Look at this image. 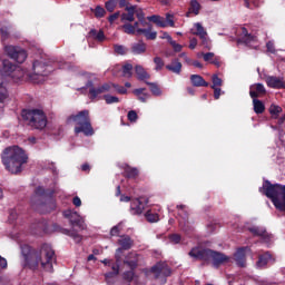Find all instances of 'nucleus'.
Segmentation results:
<instances>
[{"label": "nucleus", "instance_id": "13d9d810", "mask_svg": "<svg viewBox=\"0 0 285 285\" xmlns=\"http://www.w3.org/2000/svg\"><path fill=\"white\" fill-rule=\"evenodd\" d=\"M165 22L167 23V26H170V28H175V21L173 20V16L167 13Z\"/></svg>", "mask_w": 285, "mask_h": 285}, {"label": "nucleus", "instance_id": "412c9836", "mask_svg": "<svg viewBox=\"0 0 285 285\" xmlns=\"http://www.w3.org/2000/svg\"><path fill=\"white\" fill-rule=\"evenodd\" d=\"M191 86L195 88H208V82L204 79V77L199 75H191L190 76Z\"/></svg>", "mask_w": 285, "mask_h": 285}, {"label": "nucleus", "instance_id": "393cba45", "mask_svg": "<svg viewBox=\"0 0 285 285\" xmlns=\"http://www.w3.org/2000/svg\"><path fill=\"white\" fill-rule=\"evenodd\" d=\"M88 37L95 39L96 41H106V35L104 33V30L97 31L96 29H91L88 33Z\"/></svg>", "mask_w": 285, "mask_h": 285}, {"label": "nucleus", "instance_id": "1a4fd4ad", "mask_svg": "<svg viewBox=\"0 0 285 285\" xmlns=\"http://www.w3.org/2000/svg\"><path fill=\"white\" fill-rule=\"evenodd\" d=\"M86 77L89 79L86 88H89V95L91 99H97L98 95H104V92H110V83H105L101 87L95 88V81H97V77H95L92 73H86Z\"/></svg>", "mask_w": 285, "mask_h": 285}, {"label": "nucleus", "instance_id": "774afa93", "mask_svg": "<svg viewBox=\"0 0 285 285\" xmlns=\"http://www.w3.org/2000/svg\"><path fill=\"white\" fill-rule=\"evenodd\" d=\"M72 204H73V206L79 208V206H81V198H79V196L73 197Z\"/></svg>", "mask_w": 285, "mask_h": 285}, {"label": "nucleus", "instance_id": "e2e57ef3", "mask_svg": "<svg viewBox=\"0 0 285 285\" xmlns=\"http://www.w3.org/2000/svg\"><path fill=\"white\" fill-rule=\"evenodd\" d=\"M262 4H264V0H252L253 9L259 8Z\"/></svg>", "mask_w": 285, "mask_h": 285}, {"label": "nucleus", "instance_id": "39448f33", "mask_svg": "<svg viewBox=\"0 0 285 285\" xmlns=\"http://www.w3.org/2000/svg\"><path fill=\"white\" fill-rule=\"evenodd\" d=\"M67 121L68 124L71 121L76 124V135H79L80 132H83L86 137H92V135H95V129H92V124L90 122V111L88 110H82L77 115H71Z\"/></svg>", "mask_w": 285, "mask_h": 285}, {"label": "nucleus", "instance_id": "bb28decb", "mask_svg": "<svg viewBox=\"0 0 285 285\" xmlns=\"http://www.w3.org/2000/svg\"><path fill=\"white\" fill-rule=\"evenodd\" d=\"M273 261V256H271V253L266 252L265 254L261 255L258 257L257 266L258 268H264L268 262Z\"/></svg>", "mask_w": 285, "mask_h": 285}, {"label": "nucleus", "instance_id": "9b49d317", "mask_svg": "<svg viewBox=\"0 0 285 285\" xmlns=\"http://www.w3.org/2000/svg\"><path fill=\"white\" fill-rule=\"evenodd\" d=\"M63 215L67 219H69L71 226H76L80 230H85L86 222L83 220V217H81L77 212L68 209L63 212Z\"/></svg>", "mask_w": 285, "mask_h": 285}, {"label": "nucleus", "instance_id": "a18cd8bd", "mask_svg": "<svg viewBox=\"0 0 285 285\" xmlns=\"http://www.w3.org/2000/svg\"><path fill=\"white\" fill-rule=\"evenodd\" d=\"M104 99H105L106 104H108V105L119 104V98H117L116 96L105 95Z\"/></svg>", "mask_w": 285, "mask_h": 285}, {"label": "nucleus", "instance_id": "7ed1b4c3", "mask_svg": "<svg viewBox=\"0 0 285 285\" xmlns=\"http://www.w3.org/2000/svg\"><path fill=\"white\" fill-rule=\"evenodd\" d=\"M261 193L265 194L268 199L272 200L275 208L285 213V186L279 184H271V181H265L263 187L259 189Z\"/></svg>", "mask_w": 285, "mask_h": 285}, {"label": "nucleus", "instance_id": "423d86ee", "mask_svg": "<svg viewBox=\"0 0 285 285\" xmlns=\"http://www.w3.org/2000/svg\"><path fill=\"white\" fill-rule=\"evenodd\" d=\"M51 72L52 67L48 63V60L39 58L33 61L31 72H29L28 78L32 83H43Z\"/></svg>", "mask_w": 285, "mask_h": 285}, {"label": "nucleus", "instance_id": "4468645a", "mask_svg": "<svg viewBox=\"0 0 285 285\" xmlns=\"http://www.w3.org/2000/svg\"><path fill=\"white\" fill-rule=\"evenodd\" d=\"M151 273H154L155 277H159L164 275V277H168L170 275V268L164 263H157L151 267Z\"/></svg>", "mask_w": 285, "mask_h": 285}, {"label": "nucleus", "instance_id": "f3484780", "mask_svg": "<svg viewBox=\"0 0 285 285\" xmlns=\"http://www.w3.org/2000/svg\"><path fill=\"white\" fill-rule=\"evenodd\" d=\"M249 232H252L256 237H262L266 244L271 242V235L268 232H266V228L264 227H252L249 228Z\"/></svg>", "mask_w": 285, "mask_h": 285}, {"label": "nucleus", "instance_id": "f8f14e48", "mask_svg": "<svg viewBox=\"0 0 285 285\" xmlns=\"http://www.w3.org/2000/svg\"><path fill=\"white\" fill-rule=\"evenodd\" d=\"M265 82L268 88H274L275 90H282V88H285L284 78L282 77L267 76L265 78Z\"/></svg>", "mask_w": 285, "mask_h": 285}, {"label": "nucleus", "instance_id": "f257e3e1", "mask_svg": "<svg viewBox=\"0 0 285 285\" xmlns=\"http://www.w3.org/2000/svg\"><path fill=\"white\" fill-rule=\"evenodd\" d=\"M21 253L23 268L37 271L40 267L42 271H46V273H52L55 271L52 266V264H55V249H52V246L43 244L40 249L32 250L30 245H23Z\"/></svg>", "mask_w": 285, "mask_h": 285}, {"label": "nucleus", "instance_id": "603ef678", "mask_svg": "<svg viewBox=\"0 0 285 285\" xmlns=\"http://www.w3.org/2000/svg\"><path fill=\"white\" fill-rule=\"evenodd\" d=\"M127 118H128L129 121H131V122L137 121V119H138L137 111L130 110V111L128 112V115H127Z\"/></svg>", "mask_w": 285, "mask_h": 285}, {"label": "nucleus", "instance_id": "f704fd0d", "mask_svg": "<svg viewBox=\"0 0 285 285\" xmlns=\"http://www.w3.org/2000/svg\"><path fill=\"white\" fill-rule=\"evenodd\" d=\"M281 112H282V107H279L277 105H271L269 115H272L273 119H277V117H279Z\"/></svg>", "mask_w": 285, "mask_h": 285}, {"label": "nucleus", "instance_id": "5701e85b", "mask_svg": "<svg viewBox=\"0 0 285 285\" xmlns=\"http://www.w3.org/2000/svg\"><path fill=\"white\" fill-rule=\"evenodd\" d=\"M259 95H266V88L262 83H256L255 86L250 87L249 96L252 99H257Z\"/></svg>", "mask_w": 285, "mask_h": 285}, {"label": "nucleus", "instance_id": "c756f323", "mask_svg": "<svg viewBox=\"0 0 285 285\" xmlns=\"http://www.w3.org/2000/svg\"><path fill=\"white\" fill-rule=\"evenodd\" d=\"M147 46L145 42H138V43H134L131 46V52L134 55H144V52H146Z\"/></svg>", "mask_w": 285, "mask_h": 285}, {"label": "nucleus", "instance_id": "49530a36", "mask_svg": "<svg viewBox=\"0 0 285 285\" xmlns=\"http://www.w3.org/2000/svg\"><path fill=\"white\" fill-rule=\"evenodd\" d=\"M154 63L156 65L155 70H157V71H159L164 68V59H161L160 57H155Z\"/></svg>", "mask_w": 285, "mask_h": 285}, {"label": "nucleus", "instance_id": "9d476101", "mask_svg": "<svg viewBox=\"0 0 285 285\" xmlns=\"http://www.w3.org/2000/svg\"><path fill=\"white\" fill-rule=\"evenodd\" d=\"M4 52L10 59L17 61V63H23L28 59V52L21 47L12 45L4 46Z\"/></svg>", "mask_w": 285, "mask_h": 285}, {"label": "nucleus", "instance_id": "72a5a7b5", "mask_svg": "<svg viewBox=\"0 0 285 285\" xmlns=\"http://www.w3.org/2000/svg\"><path fill=\"white\" fill-rule=\"evenodd\" d=\"M147 86H149V90L150 92H153V95H155L156 97L161 96V89L159 88V86L155 82H146Z\"/></svg>", "mask_w": 285, "mask_h": 285}, {"label": "nucleus", "instance_id": "052dcab7", "mask_svg": "<svg viewBox=\"0 0 285 285\" xmlns=\"http://www.w3.org/2000/svg\"><path fill=\"white\" fill-rule=\"evenodd\" d=\"M266 48H267L268 52H272V55H274V52H275V43L273 41H268L266 43Z\"/></svg>", "mask_w": 285, "mask_h": 285}, {"label": "nucleus", "instance_id": "09e8293b", "mask_svg": "<svg viewBox=\"0 0 285 285\" xmlns=\"http://www.w3.org/2000/svg\"><path fill=\"white\" fill-rule=\"evenodd\" d=\"M111 88H115L119 95H126L128 92V89L125 87H121L119 85L110 83Z\"/></svg>", "mask_w": 285, "mask_h": 285}, {"label": "nucleus", "instance_id": "bf43d9fd", "mask_svg": "<svg viewBox=\"0 0 285 285\" xmlns=\"http://www.w3.org/2000/svg\"><path fill=\"white\" fill-rule=\"evenodd\" d=\"M212 89L214 90V99H219V97H222V88L215 87Z\"/></svg>", "mask_w": 285, "mask_h": 285}, {"label": "nucleus", "instance_id": "0eeeda50", "mask_svg": "<svg viewBox=\"0 0 285 285\" xmlns=\"http://www.w3.org/2000/svg\"><path fill=\"white\" fill-rule=\"evenodd\" d=\"M2 66L6 76L0 71V104L8 101L10 97V92L8 91V77H12L14 70H17V66L10 60H3Z\"/></svg>", "mask_w": 285, "mask_h": 285}, {"label": "nucleus", "instance_id": "ea45409f", "mask_svg": "<svg viewBox=\"0 0 285 285\" xmlns=\"http://www.w3.org/2000/svg\"><path fill=\"white\" fill-rule=\"evenodd\" d=\"M129 257H131L132 261H125V264H128L129 267L131 268H137V254L136 253H131L129 254Z\"/></svg>", "mask_w": 285, "mask_h": 285}, {"label": "nucleus", "instance_id": "473e14b6", "mask_svg": "<svg viewBox=\"0 0 285 285\" xmlns=\"http://www.w3.org/2000/svg\"><path fill=\"white\" fill-rule=\"evenodd\" d=\"M145 217H146L147 222H149L150 224H156V222H159V214H155L151 210H148L145 214Z\"/></svg>", "mask_w": 285, "mask_h": 285}, {"label": "nucleus", "instance_id": "864d4df0", "mask_svg": "<svg viewBox=\"0 0 285 285\" xmlns=\"http://www.w3.org/2000/svg\"><path fill=\"white\" fill-rule=\"evenodd\" d=\"M134 278H135V272L132 271L126 272L124 274V279H126L127 282H132Z\"/></svg>", "mask_w": 285, "mask_h": 285}, {"label": "nucleus", "instance_id": "aec40b11", "mask_svg": "<svg viewBox=\"0 0 285 285\" xmlns=\"http://www.w3.org/2000/svg\"><path fill=\"white\" fill-rule=\"evenodd\" d=\"M138 35H145L146 39L155 41L157 39V31H153V24L147 23V29H137Z\"/></svg>", "mask_w": 285, "mask_h": 285}, {"label": "nucleus", "instance_id": "7c9ffc66", "mask_svg": "<svg viewBox=\"0 0 285 285\" xmlns=\"http://www.w3.org/2000/svg\"><path fill=\"white\" fill-rule=\"evenodd\" d=\"M147 19L148 21H153L154 23H156V26H158L159 28H166L168 26V23H166V20H164V18H161L160 16H151Z\"/></svg>", "mask_w": 285, "mask_h": 285}, {"label": "nucleus", "instance_id": "c03bdc74", "mask_svg": "<svg viewBox=\"0 0 285 285\" xmlns=\"http://www.w3.org/2000/svg\"><path fill=\"white\" fill-rule=\"evenodd\" d=\"M106 10H108V12H114L115 8H117V0H109L106 2L105 4Z\"/></svg>", "mask_w": 285, "mask_h": 285}, {"label": "nucleus", "instance_id": "8fccbe9b", "mask_svg": "<svg viewBox=\"0 0 285 285\" xmlns=\"http://www.w3.org/2000/svg\"><path fill=\"white\" fill-rule=\"evenodd\" d=\"M120 230H121V223L118 224V225H116V226H114V227L111 228V230H110L111 237H118Z\"/></svg>", "mask_w": 285, "mask_h": 285}, {"label": "nucleus", "instance_id": "a211bd4d", "mask_svg": "<svg viewBox=\"0 0 285 285\" xmlns=\"http://www.w3.org/2000/svg\"><path fill=\"white\" fill-rule=\"evenodd\" d=\"M127 13L120 16L121 23H132L135 21V6L126 7Z\"/></svg>", "mask_w": 285, "mask_h": 285}, {"label": "nucleus", "instance_id": "c85d7f7f", "mask_svg": "<svg viewBox=\"0 0 285 285\" xmlns=\"http://www.w3.org/2000/svg\"><path fill=\"white\" fill-rule=\"evenodd\" d=\"M253 106L254 112H256V115H262L266 110V106L264 105V102H262V100L257 98H253Z\"/></svg>", "mask_w": 285, "mask_h": 285}, {"label": "nucleus", "instance_id": "ddd939ff", "mask_svg": "<svg viewBox=\"0 0 285 285\" xmlns=\"http://www.w3.org/2000/svg\"><path fill=\"white\" fill-rule=\"evenodd\" d=\"M248 250H250V248L240 247L237 249V252L234 255L235 262L237 266H240V268H244V266H246V254L248 253Z\"/></svg>", "mask_w": 285, "mask_h": 285}, {"label": "nucleus", "instance_id": "2eb2a0df", "mask_svg": "<svg viewBox=\"0 0 285 285\" xmlns=\"http://www.w3.org/2000/svg\"><path fill=\"white\" fill-rule=\"evenodd\" d=\"M30 72H26L21 67H17L11 75V78L16 83H19V81H30V78L28 77Z\"/></svg>", "mask_w": 285, "mask_h": 285}, {"label": "nucleus", "instance_id": "c9c22d12", "mask_svg": "<svg viewBox=\"0 0 285 285\" xmlns=\"http://www.w3.org/2000/svg\"><path fill=\"white\" fill-rule=\"evenodd\" d=\"M122 77H126L127 79H130V77H132V66L130 63H126L122 67Z\"/></svg>", "mask_w": 285, "mask_h": 285}, {"label": "nucleus", "instance_id": "dca6fc26", "mask_svg": "<svg viewBox=\"0 0 285 285\" xmlns=\"http://www.w3.org/2000/svg\"><path fill=\"white\" fill-rule=\"evenodd\" d=\"M239 41L240 43H245V46H253V43L257 42V36L248 33L247 28H242V37Z\"/></svg>", "mask_w": 285, "mask_h": 285}, {"label": "nucleus", "instance_id": "20e7f679", "mask_svg": "<svg viewBox=\"0 0 285 285\" xmlns=\"http://www.w3.org/2000/svg\"><path fill=\"white\" fill-rule=\"evenodd\" d=\"M189 257L193 259H200L203 262L213 261V266L217 268V266H222V264H226L230 258L219 252H215L213 249H206L202 247H194L188 253Z\"/></svg>", "mask_w": 285, "mask_h": 285}, {"label": "nucleus", "instance_id": "f03ea898", "mask_svg": "<svg viewBox=\"0 0 285 285\" xmlns=\"http://www.w3.org/2000/svg\"><path fill=\"white\" fill-rule=\"evenodd\" d=\"M1 159L9 173L18 175L23 170L24 164H28V154L19 146L8 147L3 150Z\"/></svg>", "mask_w": 285, "mask_h": 285}, {"label": "nucleus", "instance_id": "79ce46f5", "mask_svg": "<svg viewBox=\"0 0 285 285\" xmlns=\"http://www.w3.org/2000/svg\"><path fill=\"white\" fill-rule=\"evenodd\" d=\"M177 209L179 217H183V219H188V212H186V205H178Z\"/></svg>", "mask_w": 285, "mask_h": 285}, {"label": "nucleus", "instance_id": "cd10ccee", "mask_svg": "<svg viewBox=\"0 0 285 285\" xmlns=\"http://www.w3.org/2000/svg\"><path fill=\"white\" fill-rule=\"evenodd\" d=\"M135 70H136L137 78L140 81H146V79H150V75L146 71V69H144V67L138 65L135 67Z\"/></svg>", "mask_w": 285, "mask_h": 285}, {"label": "nucleus", "instance_id": "0e129e2a", "mask_svg": "<svg viewBox=\"0 0 285 285\" xmlns=\"http://www.w3.org/2000/svg\"><path fill=\"white\" fill-rule=\"evenodd\" d=\"M117 19H119V12H116V13L111 14L108 18V21H109V23H115V21H117Z\"/></svg>", "mask_w": 285, "mask_h": 285}, {"label": "nucleus", "instance_id": "a19ab883", "mask_svg": "<svg viewBox=\"0 0 285 285\" xmlns=\"http://www.w3.org/2000/svg\"><path fill=\"white\" fill-rule=\"evenodd\" d=\"M1 41H8L10 39V30L8 27L0 28Z\"/></svg>", "mask_w": 285, "mask_h": 285}, {"label": "nucleus", "instance_id": "6ab92c4d", "mask_svg": "<svg viewBox=\"0 0 285 285\" xmlns=\"http://www.w3.org/2000/svg\"><path fill=\"white\" fill-rule=\"evenodd\" d=\"M190 32L191 35L199 37V39H206V37H208V32L206 31L204 26H202L200 22L194 23V27L190 29Z\"/></svg>", "mask_w": 285, "mask_h": 285}, {"label": "nucleus", "instance_id": "5fc2aeb1", "mask_svg": "<svg viewBox=\"0 0 285 285\" xmlns=\"http://www.w3.org/2000/svg\"><path fill=\"white\" fill-rule=\"evenodd\" d=\"M169 43L175 52H181V49L184 48L181 45L176 43L175 40H171Z\"/></svg>", "mask_w": 285, "mask_h": 285}, {"label": "nucleus", "instance_id": "4c0bfd02", "mask_svg": "<svg viewBox=\"0 0 285 285\" xmlns=\"http://www.w3.org/2000/svg\"><path fill=\"white\" fill-rule=\"evenodd\" d=\"M122 30L126 35H135L137 32L135 27L130 22H126L122 24Z\"/></svg>", "mask_w": 285, "mask_h": 285}, {"label": "nucleus", "instance_id": "4d7b16f0", "mask_svg": "<svg viewBox=\"0 0 285 285\" xmlns=\"http://www.w3.org/2000/svg\"><path fill=\"white\" fill-rule=\"evenodd\" d=\"M169 239L173 244H179V242H181V236L179 234H174L169 236Z\"/></svg>", "mask_w": 285, "mask_h": 285}, {"label": "nucleus", "instance_id": "4be33fe9", "mask_svg": "<svg viewBox=\"0 0 285 285\" xmlns=\"http://www.w3.org/2000/svg\"><path fill=\"white\" fill-rule=\"evenodd\" d=\"M118 244L121 248H118L117 253H121V250H130V248H132V239L129 236H121Z\"/></svg>", "mask_w": 285, "mask_h": 285}, {"label": "nucleus", "instance_id": "37998d69", "mask_svg": "<svg viewBox=\"0 0 285 285\" xmlns=\"http://www.w3.org/2000/svg\"><path fill=\"white\" fill-rule=\"evenodd\" d=\"M212 81H213L212 88H220V86H223V80L217 75H214L212 77Z\"/></svg>", "mask_w": 285, "mask_h": 285}, {"label": "nucleus", "instance_id": "e433bc0d", "mask_svg": "<svg viewBox=\"0 0 285 285\" xmlns=\"http://www.w3.org/2000/svg\"><path fill=\"white\" fill-rule=\"evenodd\" d=\"M114 51L116 55H127L128 48L124 47V45H114Z\"/></svg>", "mask_w": 285, "mask_h": 285}, {"label": "nucleus", "instance_id": "3c124183", "mask_svg": "<svg viewBox=\"0 0 285 285\" xmlns=\"http://www.w3.org/2000/svg\"><path fill=\"white\" fill-rule=\"evenodd\" d=\"M106 14V9L101 8V7H97L95 9V16L98 18V19H101V17H104Z\"/></svg>", "mask_w": 285, "mask_h": 285}, {"label": "nucleus", "instance_id": "2f4dec72", "mask_svg": "<svg viewBox=\"0 0 285 285\" xmlns=\"http://www.w3.org/2000/svg\"><path fill=\"white\" fill-rule=\"evenodd\" d=\"M125 175L128 177V179H135L139 175V169L135 167L127 166L125 168Z\"/></svg>", "mask_w": 285, "mask_h": 285}, {"label": "nucleus", "instance_id": "58836bf2", "mask_svg": "<svg viewBox=\"0 0 285 285\" xmlns=\"http://www.w3.org/2000/svg\"><path fill=\"white\" fill-rule=\"evenodd\" d=\"M200 8L202 7L199 6V2H197V0L190 1L189 12H194V14H199Z\"/></svg>", "mask_w": 285, "mask_h": 285}, {"label": "nucleus", "instance_id": "6e6552de", "mask_svg": "<svg viewBox=\"0 0 285 285\" xmlns=\"http://www.w3.org/2000/svg\"><path fill=\"white\" fill-rule=\"evenodd\" d=\"M22 118L31 128H35L36 130H43V128L48 126L46 114L39 109L22 110Z\"/></svg>", "mask_w": 285, "mask_h": 285}, {"label": "nucleus", "instance_id": "de8ad7c7", "mask_svg": "<svg viewBox=\"0 0 285 285\" xmlns=\"http://www.w3.org/2000/svg\"><path fill=\"white\" fill-rule=\"evenodd\" d=\"M198 57H203L204 61L212 62L215 59V53L214 52H207V53L202 52L200 55H198Z\"/></svg>", "mask_w": 285, "mask_h": 285}, {"label": "nucleus", "instance_id": "680f3d73", "mask_svg": "<svg viewBox=\"0 0 285 285\" xmlns=\"http://www.w3.org/2000/svg\"><path fill=\"white\" fill-rule=\"evenodd\" d=\"M202 43L207 50H210V40L208 39V36H205V39H200Z\"/></svg>", "mask_w": 285, "mask_h": 285}, {"label": "nucleus", "instance_id": "69168bd1", "mask_svg": "<svg viewBox=\"0 0 285 285\" xmlns=\"http://www.w3.org/2000/svg\"><path fill=\"white\" fill-rule=\"evenodd\" d=\"M137 17H138V20L140 21V23L142 24V26H147L148 24V22H146V21H144V11H140V12H138L137 13Z\"/></svg>", "mask_w": 285, "mask_h": 285}, {"label": "nucleus", "instance_id": "a878e982", "mask_svg": "<svg viewBox=\"0 0 285 285\" xmlns=\"http://www.w3.org/2000/svg\"><path fill=\"white\" fill-rule=\"evenodd\" d=\"M131 212L134 215H141L144 213V204H141L140 199L132 200Z\"/></svg>", "mask_w": 285, "mask_h": 285}, {"label": "nucleus", "instance_id": "6e6d98bb", "mask_svg": "<svg viewBox=\"0 0 285 285\" xmlns=\"http://www.w3.org/2000/svg\"><path fill=\"white\" fill-rule=\"evenodd\" d=\"M67 235L72 237L75 239V242H77V244H79V242H81V237L79 236V234H77L75 232L67 230Z\"/></svg>", "mask_w": 285, "mask_h": 285}, {"label": "nucleus", "instance_id": "b1692460", "mask_svg": "<svg viewBox=\"0 0 285 285\" xmlns=\"http://www.w3.org/2000/svg\"><path fill=\"white\" fill-rule=\"evenodd\" d=\"M166 69L169 70V72H174V75H181V62L175 59L166 66Z\"/></svg>", "mask_w": 285, "mask_h": 285}, {"label": "nucleus", "instance_id": "338daca9", "mask_svg": "<svg viewBox=\"0 0 285 285\" xmlns=\"http://www.w3.org/2000/svg\"><path fill=\"white\" fill-rule=\"evenodd\" d=\"M160 39H167L168 43H170L173 41V37H170V35H168V32H166V31H163Z\"/></svg>", "mask_w": 285, "mask_h": 285}]
</instances>
